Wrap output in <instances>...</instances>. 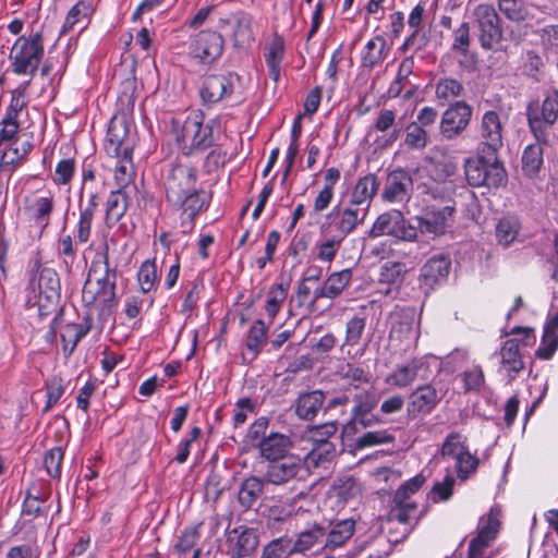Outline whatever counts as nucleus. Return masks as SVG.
Returning a JSON list of instances; mask_svg holds the SVG:
<instances>
[{
  "label": "nucleus",
  "instance_id": "48",
  "mask_svg": "<svg viewBox=\"0 0 558 558\" xmlns=\"http://www.w3.org/2000/svg\"><path fill=\"white\" fill-rule=\"evenodd\" d=\"M543 165V149L539 144L529 145L522 155V170L530 177L537 173Z\"/></svg>",
  "mask_w": 558,
  "mask_h": 558
},
{
  "label": "nucleus",
  "instance_id": "8",
  "mask_svg": "<svg viewBox=\"0 0 558 558\" xmlns=\"http://www.w3.org/2000/svg\"><path fill=\"white\" fill-rule=\"evenodd\" d=\"M440 458L454 461L457 475L461 480H466L477 470L480 464L478 458L469 450L466 437L457 432L448 434L445 438L440 449Z\"/></svg>",
  "mask_w": 558,
  "mask_h": 558
},
{
  "label": "nucleus",
  "instance_id": "34",
  "mask_svg": "<svg viewBox=\"0 0 558 558\" xmlns=\"http://www.w3.org/2000/svg\"><path fill=\"white\" fill-rule=\"evenodd\" d=\"M254 17L245 11L233 12V31L231 38L234 46L250 45L254 41Z\"/></svg>",
  "mask_w": 558,
  "mask_h": 558
},
{
  "label": "nucleus",
  "instance_id": "32",
  "mask_svg": "<svg viewBox=\"0 0 558 558\" xmlns=\"http://www.w3.org/2000/svg\"><path fill=\"white\" fill-rule=\"evenodd\" d=\"M93 327V318L89 314L83 317L81 324L70 323L64 326L61 332V341L65 356L71 355L77 343L90 331Z\"/></svg>",
  "mask_w": 558,
  "mask_h": 558
},
{
  "label": "nucleus",
  "instance_id": "27",
  "mask_svg": "<svg viewBox=\"0 0 558 558\" xmlns=\"http://www.w3.org/2000/svg\"><path fill=\"white\" fill-rule=\"evenodd\" d=\"M291 446L290 437L280 433H270L256 444L260 457L268 462L290 454Z\"/></svg>",
  "mask_w": 558,
  "mask_h": 558
},
{
  "label": "nucleus",
  "instance_id": "19",
  "mask_svg": "<svg viewBox=\"0 0 558 558\" xmlns=\"http://www.w3.org/2000/svg\"><path fill=\"white\" fill-rule=\"evenodd\" d=\"M451 268V260L445 254L434 255L421 268L420 282L426 289H433L446 281Z\"/></svg>",
  "mask_w": 558,
  "mask_h": 558
},
{
  "label": "nucleus",
  "instance_id": "61",
  "mask_svg": "<svg viewBox=\"0 0 558 558\" xmlns=\"http://www.w3.org/2000/svg\"><path fill=\"white\" fill-rule=\"evenodd\" d=\"M28 84L29 81L21 84L16 89L12 92V97L5 111V119L17 121L19 113L26 107V102L23 101L22 98L26 93Z\"/></svg>",
  "mask_w": 558,
  "mask_h": 558
},
{
  "label": "nucleus",
  "instance_id": "17",
  "mask_svg": "<svg viewBox=\"0 0 558 558\" xmlns=\"http://www.w3.org/2000/svg\"><path fill=\"white\" fill-rule=\"evenodd\" d=\"M302 469L303 462L301 458L290 453L268 463L265 481L274 485H283L295 478Z\"/></svg>",
  "mask_w": 558,
  "mask_h": 558
},
{
  "label": "nucleus",
  "instance_id": "44",
  "mask_svg": "<svg viewBox=\"0 0 558 558\" xmlns=\"http://www.w3.org/2000/svg\"><path fill=\"white\" fill-rule=\"evenodd\" d=\"M204 201L201 198L199 192L196 189H192L183 201V216H185L182 220L183 233L193 230V219L202 209Z\"/></svg>",
  "mask_w": 558,
  "mask_h": 558
},
{
  "label": "nucleus",
  "instance_id": "46",
  "mask_svg": "<svg viewBox=\"0 0 558 558\" xmlns=\"http://www.w3.org/2000/svg\"><path fill=\"white\" fill-rule=\"evenodd\" d=\"M519 222L511 216L504 217L496 226V239L502 246H509L518 236Z\"/></svg>",
  "mask_w": 558,
  "mask_h": 558
},
{
  "label": "nucleus",
  "instance_id": "53",
  "mask_svg": "<svg viewBox=\"0 0 558 558\" xmlns=\"http://www.w3.org/2000/svg\"><path fill=\"white\" fill-rule=\"evenodd\" d=\"M291 541L288 537H279L264 546L260 558H284L291 556Z\"/></svg>",
  "mask_w": 558,
  "mask_h": 558
},
{
  "label": "nucleus",
  "instance_id": "25",
  "mask_svg": "<svg viewBox=\"0 0 558 558\" xmlns=\"http://www.w3.org/2000/svg\"><path fill=\"white\" fill-rule=\"evenodd\" d=\"M379 187L377 177L373 173H368L359 180L353 185L350 194L349 202L352 206H359V208H365L369 213V207Z\"/></svg>",
  "mask_w": 558,
  "mask_h": 558
},
{
  "label": "nucleus",
  "instance_id": "30",
  "mask_svg": "<svg viewBox=\"0 0 558 558\" xmlns=\"http://www.w3.org/2000/svg\"><path fill=\"white\" fill-rule=\"evenodd\" d=\"M390 52V46L386 38L376 35L371 38L361 51V64L363 68L373 69L381 64Z\"/></svg>",
  "mask_w": 558,
  "mask_h": 558
},
{
  "label": "nucleus",
  "instance_id": "41",
  "mask_svg": "<svg viewBox=\"0 0 558 558\" xmlns=\"http://www.w3.org/2000/svg\"><path fill=\"white\" fill-rule=\"evenodd\" d=\"M156 100V114L159 126H163L165 130H169L170 132H174V112L173 106L174 100L170 95L165 98V94L161 92H157L155 94Z\"/></svg>",
  "mask_w": 558,
  "mask_h": 558
},
{
  "label": "nucleus",
  "instance_id": "52",
  "mask_svg": "<svg viewBox=\"0 0 558 558\" xmlns=\"http://www.w3.org/2000/svg\"><path fill=\"white\" fill-rule=\"evenodd\" d=\"M405 274V266L400 262H386L380 267L379 282L391 286L402 281Z\"/></svg>",
  "mask_w": 558,
  "mask_h": 558
},
{
  "label": "nucleus",
  "instance_id": "60",
  "mask_svg": "<svg viewBox=\"0 0 558 558\" xmlns=\"http://www.w3.org/2000/svg\"><path fill=\"white\" fill-rule=\"evenodd\" d=\"M354 407L352 409V418H360L368 415L376 405L374 392L364 391L354 396Z\"/></svg>",
  "mask_w": 558,
  "mask_h": 558
},
{
  "label": "nucleus",
  "instance_id": "31",
  "mask_svg": "<svg viewBox=\"0 0 558 558\" xmlns=\"http://www.w3.org/2000/svg\"><path fill=\"white\" fill-rule=\"evenodd\" d=\"M129 208V194L123 189L111 191L105 204V223L108 228L118 223Z\"/></svg>",
  "mask_w": 558,
  "mask_h": 558
},
{
  "label": "nucleus",
  "instance_id": "38",
  "mask_svg": "<svg viewBox=\"0 0 558 558\" xmlns=\"http://www.w3.org/2000/svg\"><path fill=\"white\" fill-rule=\"evenodd\" d=\"M289 293V286L282 282L274 283L269 287L265 301V312L269 322L272 323L277 314L281 311Z\"/></svg>",
  "mask_w": 558,
  "mask_h": 558
},
{
  "label": "nucleus",
  "instance_id": "54",
  "mask_svg": "<svg viewBox=\"0 0 558 558\" xmlns=\"http://www.w3.org/2000/svg\"><path fill=\"white\" fill-rule=\"evenodd\" d=\"M45 389L47 393V401L43 411L44 413H47L59 402L64 393L65 387L63 379L60 376H52L46 381Z\"/></svg>",
  "mask_w": 558,
  "mask_h": 558
},
{
  "label": "nucleus",
  "instance_id": "15",
  "mask_svg": "<svg viewBox=\"0 0 558 558\" xmlns=\"http://www.w3.org/2000/svg\"><path fill=\"white\" fill-rule=\"evenodd\" d=\"M454 208L450 205L427 209L422 216L416 217L418 231L429 238L442 235L451 226Z\"/></svg>",
  "mask_w": 558,
  "mask_h": 558
},
{
  "label": "nucleus",
  "instance_id": "22",
  "mask_svg": "<svg viewBox=\"0 0 558 558\" xmlns=\"http://www.w3.org/2000/svg\"><path fill=\"white\" fill-rule=\"evenodd\" d=\"M412 190V179L403 170H395L387 177L384 201L388 203H402L410 198Z\"/></svg>",
  "mask_w": 558,
  "mask_h": 558
},
{
  "label": "nucleus",
  "instance_id": "58",
  "mask_svg": "<svg viewBox=\"0 0 558 558\" xmlns=\"http://www.w3.org/2000/svg\"><path fill=\"white\" fill-rule=\"evenodd\" d=\"M462 84L454 78H441L436 84V97L442 101H449L461 95Z\"/></svg>",
  "mask_w": 558,
  "mask_h": 558
},
{
  "label": "nucleus",
  "instance_id": "13",
  "mask_svg": "<svg viewBox=\"0 0 558 558\" xmlns=\"http://www.w3.org/2000/svg\"><path fill=\"white\" fill-rule=\"evenodd\" d=\"M258 543L256 531L241 525L227 531L226 554L229 558H246L256 550Z\"/></svg>",
  "mask_w": 558,
  "mask_h": 558
},
{
  "label": "nucleus",
  "instance_id": "5",
  "mask_svg": "<svg viewBox=\"0 0 558 558\" xmlns=\"http://www.w3.org/2000/svg\"><path fill=\"white\" fill-rule=\"evenodd\" d=\"M44 36L36 32L29 37L20 36L10 52L12 71L17 75H35L44 58Z\"/></svg>",
  "mask_w": 558,
  "mask_h": 558
},
{
  "label": "nucleus",
  "instance_id": "63",
  "mask_svg": "<svg viewBox=\"0 0 558 558\" xmlns=\"http://www.w3.org/2000/svg\"><path fill=\"white\" fill-rule=\"evenodd\" d=\"M341 376L355 388H359L363 384H368L372 379L369 372L353 364H347L342 368Z\"/></svg>",
  "mask_w": 558,
  "mask_h": 558
},
{
  "label": "nucleus",
  "instance_id": "11",
  "mask_svg": "<svg viewBox=\"0 0 558 558\" xmlns=\"http://www.w3.org/2000/svg\"><path fill=\"white\" fill-rule=\"evenodd\" d=\"M369 235L373 238L390 235L412 242L416 240V227L408 222L400 210L393 209L377 217L369 230Z\"/></svg>",
  "mask_w": 558,
  "mask_h": 558
},
{
  "label": "nucleus",
  "instance_id": "20",
  "mask_svg": "<svg viewBox=\"0 0 558 558\" xmlns=\"http://www.w3.org/2000/svg\"><path fill=\"white\" fill-rule=\"evenodd\" d=\"M483 151L496 153L502 146V125L499 114L496 111H487L482 118L480 129Z\"/></svg>",
  "mask_w": 558,
  "mask_h": 558
},
{
  "label": "nucleus",
  "instance_id": "9",
  "mask_svg": "<svg viewBox=\"0 0 558 558\" xmlns=\"http://www.w3.org/2000/svg\"><path fill=\"white\" fill-rule=\"evenodd\" d=\"M367 215L365 208L352 206L350 203L343 208L336 206L326 215L325 221L320 226V234L336 233L345 239L359 225L365 221Z\"/></svg>",
  "mask_w": 558,
  "mask_h": 558
},
{
  "label": "nucleus",
  "instance_id": "50",
  "mask_svg": "<svg viewBox=\"0 0 558 558\" xmlns=\"http://www.w3.org/2000/svg\"><path fill=\"white\" fill-rule=\"evenodd\" d=\"M396 507L391 510L390 517L401 524H415L418 519V509L415 502H395Z\"/></svg>",
  "mask_w": 558,
  "mask_h": 558
},
{
  "label": "nucleus",
  "instance_id": "36",
  "mask_svg": "<svg viewBox=\"0 0 558 558\" xmlns=\"http://www.w3.org/2000/svg\"><path fill=\"white\" fill-rule=\"evenodd\" d=\"M325 393L322 390H313L301 395L296 400L295 413L302 420H313L322 409Z\"/></svg>",
  "mask_w": 558,
  "mask_h": 558
},
{
  "label": "nucleus",
  "instance_id": "35",
  "mask_svg": "<svg viewBox=\"0 0 558 558\" xmlns=\"http://www.w3.org/2000/svg\"><path fill=\"white\" fill-rule=\"evenodd\" d=\"M354 531L355 522L352 519L341 520L332 524L326 536L324 549L332 551L343 546L353 536Z\"/></svg>",
  "mask_w": 558,
  "mask_h": 558
},
{
  "label": "nucleus",
  "instance_id": "45",
  "mask_svg": "<svg viewBox=\"0 0 558 558\" xmlns=\"http://www.w3.org/2000/svg\"><path fill=\"white\" fill-rule=\"evenodd\" d=\"M263 481L257 476H250L243 481L239 490V502L251 508L263 493Z\"/></svg>",
  "mask_w": 558,
  "mask_h": 558
},
{
  "label": "nucleus",
  "instance_id": "42",
  "mask_svg": "<svg viewBox=\"0 0 558 558\" xmlns=\"http://www.w3.org/2000/svg\"><path fill=\"white\" fill-rule=\"evenodd\" d=\"M117 163L114 167V181L118 189L128 191L135 178V168L133 163V155L114 157Z\"/></svg>",
  "mask_w": 558,
  "mask_h": 558
},
{
  "label": "nucleus",
  "instance_id": "14",
  "mask_svg": "<svg viewBox=\"0 0 558 558\" xmlns=\"http://www.w3.org/2000/svg\"><path fill=\"white\" fill-rule=\"evenodd\" d=\"M181 141L184 144L183 147H180L183 155L187 156L194 151H203L213 143L211 131L203 125L197 116L189 117L182 128Z\"/></svg>",
  "mask_w": 558,
  "mask_h": 558
},
{
  "label": "nucleus",
  "instance_id": "12",
  "mask_svg": "<svg viewBox=\"0 0 558 558\" xmlns=\"http://www.w3.org/2000/svg\"><path fill=\"white\" fill-rule=\"evenodd\" d=\"M473 16L480 29L481 46L485 49L494 48L502 37L499 16L493 5L478 4L473 12Z\"/></svg>",
  "mask_w": 558,
  "mask_h": 558
},
{
  "label": "nucleus",
  "instance_id": "37",
  "mask_svg": "<svg viewBox=\"0 0 558 558\" xmlns=\"http://www.w3.org/2000/svg\"><path fill=\"white\" fill-rule=\"evenodd\" d=\"M418 369L420 364L416 361L397 366L390 374L386 376L385 383L392 388L409 387L416 379Z\"/></svg>",
  "mask_w": 558,
  "mask_h": 558
},
{
  "label": "nucleus",
  "instance_id": "23",
  "mask_svg": "<svg viewBox=\"0 0 558 558\" xmlns=\"http://www.w3.org/2000/svg\"><path fill=\"white\" fill-rule=\"evenodd\" d=\"M53 209L54 196L50 192L45 196L26 198L24 203L25 213L41 230H45L50 225V218Z\"/></svg>",
  "mask_w": 558,
  "mask_h": 558
},
{
  "label": "nucleus",
  "instance_id": "7",
  "mask_svg": "<svg viewBox=\"0 0 558 558\" xmlns=\"http://www.w3.org/2000/svg\"><path fill=\"white\" fill-rule=\"evenodd\" d=\"M500 511L492 508L486 515L480 518L475 535L471 538L468 548V558H495L497 550L494 547L499 533Z\"/></svg>",
  "mask_w": 558,
  "mask_h": 558
},
{
  "label": "nucleus",
  "instance_id": "62",
  "mask_svg": "<svg viewBox=\"0 0 558 558\" xmlns=\"http://www.w3.org/2000/svg\"><path fill=\"white\" fill-rule=\"evenodd\" d=\"M470 24L468 22H463L457 29L452 33V44L451 49L456 52L465 56L470 49Z\"/></svg>",
  "mask_w": 558,
  "mask_h": 558
},
{
  "label": "nucleus",
  "instance_id": "40",
  "mask_svg": "<svg viewBox=\"0 0 558 558\" xmlns=\"http://www.w3.org/2000/svg\"><path fill=\"white\" fill-rule=\"evenodd\" d=\"M344 239L336 233L322 234L316 242L315 256L318 260L330 264L337 256Z\"/></svg>",
  "mask_w": 558,
  "mask_h": 558
},
{
  "label": "nucleus",
  "instance_id": "2",
  "mask_svg": "<svg viewBox=\"0 0 558 558\" xmlns=\"http://www.w3.org/2000/svg\"><path fill=\"white\" fill-rule=\"evenodd\" d=\"M118 271L111 267L108 247L104 254H97L88 269L87 278L82 290V301L85 306L97 304L100 316H109L118 305L117 296Z\"/></svg>",
  "mask_w": 558,
  "mask_h": 558
},
{
  "label": "nucleus",
  "instance_id": "56",
  "mask_svg": "<svg viewBox=\"0 0 558 558\" xmlns=\"http://www.w3.org/2000/svg\"><path fill=\"white\" fill-rule=\"evenodd\" d=\"M393 440L395 436L388 429L372 430L363 434L356 439V447H373L384 444H390Z\"/></svg>",
  "mask_w": 558,
  "mask_h": 558
},
{
  "label": "nucleus",
  "instance_id": "10",
  "mask_svg": "<svg viewBox=\"0 0 558 558\" xmlns=\"http://www.w3.org/2000/svg\"><path fill=\"white\" fill-rule=\"evenodd\" d=\"M558 120V90L546 94L542 106L530 104L527 107V121L531 131L538 141L546 140V128Z\"/></svg>",
  "mask_w": 558,
  "mask_h": 558
},
{
  "label": "nucleus",
  "instance_id": "33",
  "mask_svg": "<svg viewBox=\"0 0 558 558\" xmlns=\"http://www.w3.org/2000/svg\"><path fill=\"white\" fill-rule=\"evenodd\" d=\"M232 93V83L225 75H209L205 78L201 96L206 102H217Z\"/></svg>",
  "mask_w": 558,
  "mask_h": 558
},
{
  "label": "nucleus",
  "instance_id": "16",
  "mask_svg": "<svg viewBox=\"0 0 558 558\" xmlns=\"http://www.w3.org/2000/svg\"><path fill=\"white\" fill-rule=\"evenodd\" d=\"M223 46L225 40L218 32L202 31L192 40L190 53L203 62L210 63L222 54Z\"/></svg>",
  "mask_w": 558,
  "mask_h": 558
},
{
  "label": "nucleus",
  "instance_id": "26",
  "mask_svg": "<svg viewBox=\"0 0 558 558\" xmlns=\"http://www.w3.org/2000/svg\"><path fill=\"white\" fill-rule=\"evenodd\" d=\"M425 3H417L408 16V25L412 29L411 34L404 39L400 49L407 51L409 49L421 50L426 45V37L421 35L423 22L425 17Z\"/></svg>",
  "mask_w": 558,
  "mask_h": 558
},
{
  "label": "nucleus",
  "instance_id": "47",
  "mask_svg": "<svg viewBox=\"0 0 558 558\" xmlns=\"http://www.w3.org/2000/svg\"><path fill=\"white\" fill-rule=\"evenodd\" d=\"M267 327L262 319H257L250 328L246 337L245 345L252 353V359L262 350L263 344L266 341Z\"/></svg>",
  "mask_w": 558,
  "mask_h": 558
},
{
  "label": "nucleus",
  "instance_id": "39",
  "mask_svg": "<svg viewBox=\"0 0 558 558\" xmlns=\"http://www.w3.org/2000/svg\"><path fill=\"white\" fill-rule=\"evenodd\" d=\"M284 53V44L281 37L276 36L268 45L265 52V61L268 68L269 76L274 82H278L281 72V62Z\"/></svg>",
  "mask_w": 558,
  "mask_h": 558
},
{
  "label": "nucleus",
  "instance_id": "21",
  "mask_svg": "<svg viewBox=\"0 0 558 558\" xmlns=\"http://www.w3.org/2000/svg\"><path fill=\"white\" fill-rule=\"evenodd\" d=\"M96 9V0H77L65 15L60 36L70 33L75 26H82V29H85L90 24Z\"/></svg>",
  "mask_w": 558,
  "mask_h": 558
},
{
  "label": "nucleus",
  "instance_id": "4",
  "mask_svg": "<svg viewBox=\"0 0 558 558\" xmlns=\"http://www.w3.org/2000/svg\"><path fill=\"white\" fill-rule=\"evenodd\" d=\"M484 153L485 155H477L465 160V179L474 187H500L507 180L505 168L498 161L496 153L486 150Z\"/></svg>",
  "mask_w": 558,
  "mask_h": 558
},
{
  "label": "nucleus",
  "instance_id": "64",
  "mask_svg": "<svg viewBox=\"0 0 558 558\" xmlns=\"http://www.w3.org/2000/svg\"><path fill=\"white\" fill-rule=\"evenodd\" d=\"M76 162L74 158H64L61 159L56 167L53 182L57 185H66L69 184L75 173Z\"/></svg>",
  "mask_w": 558,
  "mask_h": 558
},
{
  "label": "nucleus",
  "instance_id": "51",
  "mask_svg": "<svg viewBox=\"0 0 558 558\" xmlns=\"http://www.w3.org/2000/svg\"><path fill=\"white\" fill-rule=\"evenodd\" d=\"M366 327L365 317L353 316L345 324V337L342 347H355L363 337Z\"/></svg>",
  "mask_w": 558,
  "mask_h": 558
},
{
  "label": "nucleus",
  "instance_id": "59",
  "mask_svg": "<svg viewBox=\"0 0 558 558\" xmlns=\"http://www.w3.org/2000/svg\"><path fill=\"white\" fill-rule=\"evenodd\" d=\"M137 280L143 294L151 291L157 280V269L154 262L146 260L142 264L137 272Z\"/></svg>",
  "mask_w": 558,
  "mask_h": 558
},
{
  "label": "nucleus",
  "instance_id": "29",
  "mask_svg": "<svg viewBox=\"0 0 558 558\" xmlns=\"http://www.w3.org/2000/svg\"><path fill=\"white\" fill-rule=\"evenodd\" d=\"M351 279L352 271L349 268L330 274L325 282L313 292L312 301L315 302L323 298L335 299L339 296L349 286Z\"/></svg>",
  "mask_w": 558,
  "mask_h": 558
},
{
  "label": "nucleus",
  "instance_id": "18",
  "mask_svg": "<svg viewBox=\"0 0 558 558\" xmlns=\"http://www.w3.org/2000/svg\"><path fill=\"white\" fill-rule=\"evenodd\" d=\"M472 108L464 101L451 105L441 117L440 132L446 138H452L460 134L469 124Z\"/></svg>",
  "mask_w": 558,
  "mask_h": 558
},
{
  "label": "nucleus",
  "instance_id": "24",
  "mask_svg": "<svg viewBox=\"0 0 558 558\" xmlns=\"http://www.w3.org/2000/svg\"><path fill=\"white\" fill-rule=\"evenodd\" d=\"M440 398L432 385L417 387L411 395L407 407L409 416L416 417L420 414L430 413L438 404Z\"/></svg>",
  "mask_w": 558,
  "mask_h": 558
},
{
  "label": "nucleus",
  "instance_id": "57",
  "mask_svg": "<svg viewBox=\"0 0 558 558\" xmlns=\"http://www.w3.org/2000/svg\"><path fill=\"white\" fill-rule=\"evenodd\" d=\"M404 144L411 149H423L427 145V133L416 122H411L405 129Z\"/></svg>",
  "mask_w": 558,
  "mask_h": 558
},
{
  "label": "nucleus",
  "instance_id": "55",
  "mask_svg": "<svg viewBox=\"0 0 558 558\" xmlns=\"http://www.w3.org/2000/svg\"><path fill=\"white\" fill-rule=\"evenodd\" d=\"M63 457L64 451L61 447H53L44 456V468L48 475L53 480H60Z\"/></svg>",
  "mask_w": 558,
  "mask_h": 558
},
{
  "label": "nucleus",
  "instance_id": "49",
  "mask_svg": "<svg viewBox=\"0 0 558 558\" xmlns=\"http://www.w3.org/2000/svg\"><path fill=\"white\" fill-rule=\"evenodd\" d=\"M538 33L541 46L547 59L558 58V25H547Z\"/></svg>",
  "mask_w": 558,
  "mask_h": 558
},
{
  "label": "nucleus",
  "instance_id": "6",
  "mask_svg": "<svg viewBox=\"0 0 558 558\" xmlns=\"http://www.w3.org/2000/svg\"><path fill=\"white\" fill-rule=\"evenodd\" d=\"M420 338L418 320L412 308L401 310L391 315L389 347L399 353L414 349Z\"/></svg>",
  "mask_w": 558,
  "mask_h": 558
},
{
  "label": "nucleus",
  "instance_id": "3",
  "mask_svg": "<svg viewBox=\"0 0 558 558\" xmlns=\"http://www.w3.org/2000/svg\"><path fill=\"white\" fill-rule=\"evenodd\" d=\"M118 112L111 118L105 140V151L109 157L133 155L135 132L131 128L135 98L132 93L123 92L118 98Z\"/></svg>",
  "mask_w": 558,
  "mask_h": 558
},
{
  "label": "nucleus",
  "instance_id": "28",
  "mask_svg": "<svg viewBox=\"0 0 558 558\" xmlns=\"http://www.w3.org/2000/svg\"><path fill=\"white\" fill-rule=\"evenodd\" d=\"M499 372L506 373L513 379L524 367L522 355L520 353L519 341L517 339H508L504 342L500 352Z\"/></svg>",
  "mask_w": 558,
  "mask_h": 558
},
{
  "label": "nucleus",
  "instance_id": "1",
  "mask_svg": "<svg viewBox=\"0 0 558 558\" xmlns=\"http://www.w3.org/2000/svg\"><path fill=\"white\" fill-rule=\"evenodd\" d=\"M27 304L37 306L40 318L53 315L50 324V332L56 335L58 322L62 317L63 310L59 306L61 300V282L58 271L37 258L28 271L26 286Z\"/></svg>",
  "mask_w": 558,
  "mask_h": 558
},
{
  "label": "nucleus",
  "instance_id": "43",
  "mask_svg": "<svg viewBox=\"0 0 558 558\" xmlns=\"http://www.w3.org/2000/svg\"><path fill=\"white\" fill-rule=\"evenodd\" d=\"M324 536L325 529L318 524H313L298 534L291 547V551H294V554H303L312 549Z\"/></svg>",
  "mask_w": 558,
  "mask_h": 558
}]
</instances>
